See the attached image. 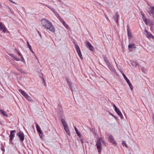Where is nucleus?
<instances>
[{"instance_id":"obj_1","label":"nucleus","mask_w":154,"mask_h":154,"mask_svg":"<svg viewBox=\"0 0 154 154\" xmlns=\"http://www.w3.org/2000/svg\"><path fill=\"white\" fill-rule=\"evenodd\" d=\"M42 23L43 26L46 29L49 30L52 32H55V28L50 21L46 19H43L42 20Z\"/></svg>"},{"instance_id":"obj_2","label":"nucleus","mask_w":154,"mask_h":154,"mask_svg":"<svg viewBox=\"0 0 154 154\" xmlns=\"http://www.w3.org/2000/svg\"><path fill=\"white\" fill-rule=\"evenodd\" d=\"M45 6L48 8L49 9H50L55 14V15L58 18L59 20H60L61 22L63 23V25L67 29H70V28L69 26L67 24L65 21L60 17L59 15L57 13V12L55 11V10L54 8L52 7L51 6H50L48 5H45Z\"/></svg>"},{"instance_id":"obj_3","label":"nucleus","mask_w":154,"mask_h":154,"mask_svg":"<svg viewBox=\"0 0 154 154\" xmlns=\"http://www.w3.org/2000/svg\"><path fill=\"white\" fill-rule=\"evenodd\" d=\"M61 122L63 125L64 129L68 135L69 136H70L71 134L70 133V132L68 125L65 120L64 119H62L61 120Z\"/></svg>"},{"instance_id":"obj_4","label":"nucleus","mask_w":154,"mask_h":154,"mask_svg":"<svg viewBox=\"0 0 154 154\" xmlns=\"http://www.w3.org/2000/svg\"><path fill=\"white\" fill-rule=\"evenodd\" d=\"M19 91L28 101L31 102L33 101L31 97L24 91L20 89H19Z\"/></svg>"},{"instance_id":"obj_5","label":"nucleus","mask_w":154,"mask_h":154,"mask_svg":"<svg viewBox=\"0 0 154 154\" xmlns=\"http://www.w3.org/2000/svg\"><path fill=\"white\" fill-rule=\"evenodd\" d=\"M104 143V141L102 140V138L100 137L99 138L98 142H97V149L98 152L100 153L101 149V143Z\"/></svg>"},{"instance_id":"obj_6","label":"nucleus","mask_w":154,"mask_h":154,"mask_svg":"<svg viewBox=\"0 0 154 154\" xmlns=\"http://www.w3.org/2000/svg\"><path fill=\"white\" fill-rule=\"evenodd\" d=\"M108 136V140L112 144L116 146V143L113 137L111 135H109Z\"/></svg>"},{"instance_id":"obj_7","label":"nucleus","mask_w":154,"mask_h":154,"mask_svg":"<svg viewBox=\"0 0 154 154\" xmlns=\"http://www.w3.org/2000/svg\"><path fill=\"white\" fill-rule=\"evenodd\" d=\"M86 46L90 50L92 51H94V48L90 43L88 41H86L85 42Z\"/></svg>"},{"instance_id":"obj_8","label":"nucleus","mask_w":154,"mask_h":154,"mask_svg":"<svg viewBox=\"0 0 154 154\" xmlns=\"http://www.w3.org/2000/svg\"><path fill=\"white\" fill-rule=\"evenodd\" d=\"M113 106L115 109V111L116 112L117 114L122 119L123 118V116L120 111L119 109L118 108H117L115 104L113 105Z\"/></svg>"},{"instance_id":"obj_9","label":"nucleus","mask_w":154,"mask_h":154,"mask_svg":"<svg viewBox=\"0 0 154 154\" xmlns=\"http://www.w3.org/2000/svg\"><path fill=\"white\" fill-rule=\"evenodd\" d=\"M15 133L16 131L15 130H13L11 131L10 134L9 136V141L10 143H11V141L13 140V138L15 136Z\"/></svg>"},{"instance_id":"obj_10","label":"nucleus","mask_w":154,"mask_h":154,"mask_svg":"<svg viewBox=\"0 0 154 154\" xmlns=\"http://www.w3.org/2000/svg\"><path fill=\"white\" fill-rule=\"evenodd\" d=\"M144 33L145 35H146L147 38H154V36H153L150 32H148L146 29H145L144 30Z\"/></svg>"},{"instance_id":"obj_11","label":"nucleus","mask_w":154,"mask_h":154,"mask_svg":"<svg viewBox=\"0 0 154 154\" xmlns=\"http://www.w3.org/2000/svg\"><path fill=\"white\" fill-rule=\"evenodd\" d=\"M75 48L79 57L81 59H82V55L79 46L77 45H75Z\"/></svg>"},{"instance_id":"obj_12","label":"nucleus","mask_w":154,"mask_h":154,"mask_svg":"<svg viewBox=\"0 0 154 154\" xmlns=\"http://www.w3.org/2000/svg\"><path fill=\"white\" fill-rule=\"evenodd\" d=\"M17 135L19 137L21 140L23 141L24 140V135L23 132L21 131H20L17 134Z\"/></svg>"},{"instance_id":"obj_13","label":"nucleus","mask_w":154,"mask_h":154,"mask_svg":"<svg viewBox=\"0 0 154 154\" xmlns=\"http://www.w3.org/2000/svg\"><path fill=\"white\" fill-rule=\"evenodd\" d=\"M148 13L150 16H154V6H151L149 8Z\"/></svg>"},{"instance_id":"obj_14","label":"nucleus","mask_w":154,"mask_h":154,"mask_svg":"<svg viewBox=\"0 0 154 154\" xmlns=\"http://www.w3.org/2000/svg\"><path fill=\"white\" fill-rule=\"evenodd\" d=\"M36 127L38 132L39 133V136L41 138H42L41 136V134H42L43 133L42 131L41 130L40 127L38 125V124L37 123H35Z\"/></svg>"},{"instance_id":"obj_15","label":"nucleus","mask_w":154,"mask_h":154,"mask_svg":"<svg viewBox=\"0 0 154 154\" xmlns=\"http://www.w3.org/2000/svg\"><path fill=\"white\" fill-rule=\"evenodd\" d=\"M0 29L4 33H5L7 31L6 28L4 26L2 22L0 23Z\"/></svg>"},{"instance_id":"obj_16","label":"nucleus","mask_w":154,"mask_h":154,"mask_svg":"<svg viewBox=\"0 0 154 154\" xmlns=\"http://www.w3.org/2000/svg\"><path fill=\"white\" fill-rule=\"evenodd\" d=\"M142 19L143 20L147 25H151L152 24L151 22L148 21L145 18L143 14H142Z\"/></svg>"},{"instance_id":"obj_17","label":"nucleus","mask_w":154,"mask_h":154,"mask_svg":"<svg viewBox=\"0 0 154 154\" xmlns=\"http://www.w3.org/2000/svg\"><path fill=\"white\" fill-rule=\"evenodd\" d=\"M135 48H136L135 45L134 44L129 45H128L129 49L131 51H132V50L133 49H135Z\"/></svg>"},{"instance_id":"obj_18","label":"nucleus","mask_w":154,"mask_h":154,"mask_svg":"<svg viewBox=\"0 0 154 154\" xmlns=\"http://www.w3.org/2000/svg\"><path fill=\"white\" fill-rule=\"evenodd\" d=\"M17 54H18L19 55L20 57L21 58V59H20V60L21 61L23 62L24 63H26L25 61L24 58L23 57L21 54L19 52H18Z\"/></svg>"},{"instance_id":"obj_19","label":"nucleus","mask_w":154,"mask_h":154,"mask_svg":"<svg viewBox=\"0 0 154 154\" xmlns=\"http://www.w3.org/2000/svg\"><path fill=\"white\" fill-rule=\"evenodd\" d=\"M104 60L105 62L106 63L107 65L108 66L109 69L111 70V67L110 66V64L109 62V61L106 58H104Z\"/></svg>"},{"instance_id":"obj_20","label":"nucleus","mask_w":154,"mask_h":154,"mask_svg":"<svg viewBox=\"0 0 154 154\" xmlns=\"http://www.w3.org/2000/svg\"><path fill=\"white\" fill-rule=\"evenodd\" d=\"M10 55L12 57L14 60L17 61H19L20 60V58L17 57L15 55H14L13 54H10Z\"/></svg>"},{"instance_id":"obj_21","label":"nucleus","mask_w":154,"mask_h":154,"mask_svg":"<svg viewBox=\"0 0 154 154\" xmlns=\"http://www.w3.org/2000/svg\"><path fill=\"white\" fill-rule=\"evenodd\" d=\"M0 113L1 114H3L4 116L6 117L8 116V115L7 114V113L2 109L0 110Z\"/></svg>"},{"instance_id":"obj_22","label":"nucleus","mask_w":154,"mask_h":154,"mask_svg":"<svg viewBox=\"0 0 154 154\" xmlns=\"http://www.w3.org/2000/svg\"><path fill=\"white\" fill-rule=\"evenodd\" d=\"M119 16L118 13H116L115 15L114 16V18L115 19V20L118 23V18L119 17Z\"/></svg>"},{"instance_id":"obj_23","label":"nucleus","mask_w":154,"mask_h":154,"mask_svg":"<svg viewBox=\"0 0 154 154\" xmlns=\"http://www.w3.org/2000/svg\"><path fill=\"white\" fill-rule=\"evenodd\" d=\"M74 128H75V131L77 134V135L79 137H81V134L80 133V132L78 131L77 128L75 127Z\"/></svg>"},{"instance_id":"obj_24","label":"nucleus","mask_w":154,"mask_h":154,"mask_svg":"<svg viewBox=\"0 0 154 154\" xmlns=\"http://www.w3.org/2000/svg\"><path fill=\"white\" fill-rule=\"evenodd\" d=\"M131 65L134 67H136L138 65V63L136 62L131 61Z\"/></svg>"},{"instance_id":"obj_25","label":"nucleus","mask_w":154,"mask_h":154,"mask_svg":"<svg viewBox=\"0 0 154 154\" xmlns=\"http://www.w3.org/2000/svg\"><path fill=\"white\" fill-rule=\"evenodd\" d=\"M128 33L129 39H130V38L132 37V35L131 32L129 30L128 28Z\"/></svg>"},{"instance_id":"obj_26","label":"nucleus","mask_w":154,"mask_h":154,"mask_svg":"<svg viewBox=\"0 0 154 154\" xmlns=\"http://www.w3.org/2000/svg\"><path fill=\"white\" fill-rule=\"evenodd\" d=\"M127 83L128 84V85L129 86V87H130L131 89V91L133 90V86L131 84V83L130 82V81H129Z\"/></svg>"},{"instance_id":"obj_27","label":"nucleus","mask_w":154,"mask_h":154,"mask_svg":"<svg viewBox=\"0 0 154 154\" xmlns=\"http://www.w3.org/2000/svg\"><path fill=\"white\" fill-rule=\"evenodd\" d=\"M27 46H28V48L32 52H33L32 50V48L31 46L29 45V42L27 41Z\"/></svg>"},{"instance_id":"obj_28","label":"nucleus","mask_w":154,"mask_h":154,"mask_svg":"<svg viewBox=\"0 0 154 154\" xmlns=\"http://www.w3.org/2000/svg\"><path fill=\"white\" fill-rule=\"evenodd\" d=\"M122 74V75H123L126 81L127 82H129V80L125 76V75L124 73L123 72Z\"/></svg>"},{"instance_id":"obj_29","label":"nucleus","mask_w":154,"mask_h":154,"mask_svg":"<svg viewBox=\"0 0 154 154\" xmlns=\"http://www.w3.org/2000/svg\"><path fill=\"white\" fill-rule=\"evenodd\" d=\"M122 145H124L126 147H127V145L126 144L125 142V141H123L122 142Z\"/></svg>"},{"instance_id":"obj_30","label":"nucleus","mask_w":154,"mask_h":154,"mask_svg":"<svg viewBox=\"0 0 154 154\" xmlns=\"http://www.w3.org/2000/svg\"><path fill=\"white\" fill-rule=\"evenodd\" d=\"M67 83H68V84L69 85V86H70V82H69L68 80H67Z\"/></svg>"},{"instance_id":"obj_31","label":"nucleus","mask_w":154,"mask_h":154,"mask_svg":"<svg viewBox=\"0 0 154 154\" xmlns=\"http://www.w3.org/2000/svg\"><path fill=\"white\" fill-rule=\"evenodd\" d=\"M15 51L17 53H18V52H19L17 49L15 50Z\"/></svg>"},{"instance_id":"obj_32","label":"nucleus","mask_w":154,"mask_h":154,"mask_svg":"<svg viewBox=\"0 0 154 154\" xmlns=\"http://www.w3.org/2000/svg\"><path fill=\"white\" fill-rule=\"evenodd\" d=\"M11 2H13V3H14V4H16V5H17V4L16 3H15V2H14L11 1Z\"/></svg>"},{"instance_id":"obj_33","label":"nucleus","mask_w":154,"mask_h":154,"mask_svg":"<svg viewBox=\"0 0 154 154\" xmlns=\"http://www.w3.org/2000/svg\"><path fill=\"white\" fill-rule=\"evenodd\" d=\"M43 133L42 134H41V137H42V138H42V137H43Z\"/></svg>"},{"instance_id":"obj_34","label":"nucleus","mask_w":154,"mask_h":154,"mask_svg":"<svg viewBox=\"0 0 154 154\" xmlns=\"http://www.w3.org/2000/svg\"><path fill=\"white\" fill-rule=\"evenodd\" d=\"M81 141L82 143L83 144V140L82 139L81 140Z\"/></svg>"},{"instance_id":"obj_35","label":"nucleus","mask_w":154,"mask_h":154,"mask_svg":"<svg viewBox=\"0 0 154 154\" xmlns=\"http://www.w3.org/2000/svg\"><path fill=\"white\" fill-rule=\"evenodd\" d=\"M106 19L108 20V18L107 17V16H106Z\"/></svg>"},{"instance_id":"obj_36","label":"nucleus","mask_w":154,"mask_h":154,"mask_svg":"<svg viewBox=\"0 0 154 154\" xmlns=\"http://www.w3.org/2000/svg\"><path fill=\"white\" fill-rule=\"evenodd\" d=\"M2 7V5L1 4H0V8H1Z\"/></svg>"},{"instance_id":"obj_37","label":"nucleus","mask_w":154,"mask_h":154,"mask_svg":"<svg viewBox=\"0 0 154 154\" xmlns=\"http://www.w3.org/2000/svg\"><path fill=\"white\" fill-rule=\"evenodd\" d=\"M43 81H44L45 82V80L44 79H43Z\"/></svg>"},{"instance_id":"obj_38","label":"nucleus","mask_w":154,"mask_h":154,"mask_svg":"<svg viewBox=\"0 0 154 154\" xmlns=\"http://www.w3.org/2000/svg\"><path fill=\"white\" fill-rule=\"evenodd\" d=\"M2 150H3L4 151H5V150L4 149L3 150V149H2Z\"/></svg>"}]
</instances>
